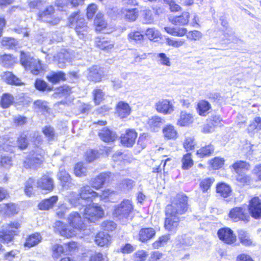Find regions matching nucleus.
Masks as SVG:
<instances>
[{
  "mask_svg": "<svg viewBox=\"0 0 261 261\" xmlns=\"http://www.w3.org/2000/svg\"><path fill=\"white\" fill-rule=\"evenodd\" d=\"M213 178H206L201 180L199 186L203 192H207L214 182Z\"/></svg>",
  "mask_w": 261,
  "mask_h": 261,
  "instance_id": "nucleus-48",
  "label": "nucleus"
},
{
  "mask_svg": "<svg viewBox=\"0 0 261 261\" xmlns=\"http://www.w3.org/2000/svg\"><path fill=\"white\" fill-rule=\"evenodd\" d=\"M69 22L71 27H81L82 25H87L84 18L82 17L77 13H73L69 18Z\"/></svg>",
  "mask_w": 261,
  "mask_h": 261,
  "instance_id": "nucleus-32",
  "label": "nucleus"
},
{
  "mask_svg": "<svg viewBox=\"0 0 261 261\" xmlns=\"http://www.w3.org/2000/svg\"><path fill=\"white\" fill-rule=\"evenodd\" d=\"M137 137V133L133 129H126L121 136V142L124 146L129 147L133 146Z\"/></svg>",
  "mask_w": 261,
  "mask_h": 261,
  "instance_id": "nucleus-12",
  "label": "nucleus"
},
{
  "mask_svg": "<svg viewBox=\"0 0 261 261\" xmlns=\"http://www.w3.org/2000/svg\"><path fill=\"white\" fill-rule=\"evenodd\" d=\"M37 186L42 190L52 191L54 188L53 179L48 175H44L38 180Z\"/></svg>",
  "mask_w": 261,
  "mask_h": 261,
  "instance_id": "nucleus-18",
  "label": "nucleus"
},
{
  "mask_svg": "<svg viewBox=\"0 0 261 261\" xmlns=\"http://www.w3.org/2000/svg\"><path fill=\"white\" fill-rule=\"evenodd\" d=\"M237 181L242 185H249L252 181V179L249 175L245 173H238L237 176Z\"/></svg>",
  "mask_w": 261,
  "mask_h": 261,
  "instance_id": "nucleus-54",
  "label": "nucleus"
},
{
  "mask_svg": "<svg viewBox=\"0 0 261 261\" xmlns=\"http://www.w3.org/2000/svg\"><path fill=\"white\" fill-rule=\"evenodd\" d=\"M86 75L89 81L98 82L101 81L105 73L102 68L97 66H93L87 70Z\"/></svg>",
  "mask_w": 261,
  "mask_h": 261,
  "instance_id": "nucleus-9",
  "label": "nucleus"
},
{
  "mask_svg": "<svg viewBox=\"0 0 261 261\" xmlns=\"http://www.w3.org/2000/svg\"><path fill=\"white\" fill-rule=\"evenodd\" d=\"M189 18V13L185 12L180 16L170 17L169 18V20L174 25H184L188 23Z\"/></svg>",
  "mask_w": 261,
  "mask_h": 261,
  "instance_id": "nucleus-25",
  "label": "nucleus"
},
{
  "mask_svg": "<svg viewBox=\"0 0 261 261\" xmlns=\"http://www.w3.org/2000/svg\"><path fill=\"white\" fill-rule=\"evenodd\" d=\"M95 241L98 246H104L109 244L111 237L106 232H100L96 234Z\"/></svg>",
  "mask_w": 261,
  "mask_h": 261,
  "instance_id": "nucleus-30",
  "label": "nucleus"
},
{
  "mask_svg": "<svg viewBox=\"0 0 261 261\" xmlns=\"http://www.w3.org/2000/svg\"><path fill=\"white\" fill-rule=\"evenodd\" d=\"M67 220L70 226L76 231L84 229L86 226L81 215L77 212L71 213Z\"/></svg>",
  "mask_w": 261,
  "mask_h": 261,
  "instance_id": "nucleus-10",
  "label": "nucleus"
},
{
  "mask_svg": "<svg viewBox=\"0 0 261 261\" xmlns=\"http://www.w3.org/2000/svg\"><path fill=\"white\" fill-rule=\"evenodd\" d=\"M157 58H158V62L159 64L167 66H170L171 62L170 59L166 56L165 54H158L157 55Z\"/></svg>",
  "mask_w": 261,
  "mask_h": 261,
  "instance_id": "nucleus-63",
  "label": "nucleus"
},
{
  "mask_svg": "<svg viewBox=\"0 0 261 261\" xmlns=\"http://www.w3.org/2000/svg\"><path fill=\"white\" fill-rule=\"evenodd\" d=\"M164 137L168 140H174L178 137V133L175 127L171 124L166 125L163 129Z\"/></svg>",
  "mask_w": 261,
  "mask_h": 261,
  "instance_id": "nucleus-27",
  "label": "nucleus"
},
{
  "mask_svg": "<svg viewBox=\"0 0 261 261\" xmlns=\"http://www.w3.org/2000/svg\"><path fill=\"white\" fill-rule=\"evenodd\" d=\"M114 176L111 172L101 173L91 180V186L95 189H99L106 182L114 180Z\"/></svg>",
  "mask_w": 261,
  "mask_h": 261,
  "instance_id": "nucleus-8",
  "label": "nucleus"
},
{
  "mask_svg": "<svg viewBox=\"0 0 261 261\" xmlns=\"http://www.w3.org/2000/svg\"><path fill=\"white\" fill-rule=\"evenodd\" d=\"M54 12V7L49 6L44 10L39 12L38 14L39 19L46 22L47 21H49V19L51 18Z\"/></svg>",
  "mask_w": 261,
  "mask_h": 261,
  "instance_id": "nucleus-33",
  "label": "nucleus"
},
{
  "mask_svg": "<svg viewBox=\"0 0 261 261\" xmlns=\"http://www.w3.org/2000/svg\"><path fill=\"white\" fill-rule=\"evenodd\" d=\"M95 44L97 47L105 50L110 51L114 47V43L112 41L106 39L97 37L95 38Z\"/></svg>",
  "mask_w": 261,
  "mask_h": 261,
  "instance_id": "nucleus-24",
  "label": "nucleus"
},
{
  "mask_svg": "<svg viewBox=\"0 0 261 261\" xmlns=\"http://www.w3.org/2000/svg\"><path fill=\"white\" fill-rule=\"evenodd\" d=\"M179 221V216L166 212L164 227L167 231L171 233H175L178 229Z\"/></svg>",
  "mask_w": 261,
  "mask_h": 261,
  "instance_id": "nucleus-7",
  "label": "nucleus"
},
{
  "mask_svg": "<svg viewBox=\"0 0 261 261\" xmlns=\"http://www.w3.org/2000/svg\"><path fill=\"white\" fill-rule=\"evenodd\" d=\"M42 131L49 141L54 140L57 138V134L54 128L50 125L43 127Z\"/></svg>",
  "mask_w": 261,
  "mask_h": 261,
  "instance_id": "nucleus-44",
  "label": "nucleus"
},
{
  "mask_svg": "<svg viewBox=\"0 0 261 261\" xmlns=\"http://www.w3.org/2000/svg\"><path fill=\"white\" fill-rule=\"evenodd\" d=\"M55 228L62 236L67 238L72 237L76 233V230L73 228H69V226L60 221L55 223Z\"/></svg>",
  "mask_w": 261,
  "mask_h": 261,
  "instance_id": "nucleus-16",
  "label": "nucleus"
},
{
  "mask_svg": "<svg viewBox=\"0 0 261 261\" xmlns=\"http://www.w3.org/2000/svg\"><path fill=\"white\" fill-rule=\"evenodd\" d=\"M58 200V198L57 196H52L41 201L38 204V207L41 210H47L52 208L57 203Z\"/></svg>",
  "mask_w": 261,
  "mask_h": 261,
  "instance_id": "nucleus-29",
  "label": "nucleus"
},
{
  "mask_svg": "<svg viewBox=\"0 0 261 261\" xmlns=\"http://www.w3.org/2000/svg\"><path fill=\"white\" fill-rule=\"evenodd\" d=\"M98 136L100 139L105 142H113L117 138V136L115 132L106 127L99 131Z\"/></svg>",
  "mask_w": 261,
  "mask_h": 261,
  "instance_id": "nucleus-20",
  "label": "nucleus"
},
{
  "mask_svg": "<svg viewBox=\"0 0 261 261\" xmlns=\"http://www.w3.org/2000/svg\"><path fill=\"white\" fill-rule=\"evenodd\" d=\"M16 60L11 55H4L0 57V63L6 67L12 66L16 62Z\"/></svg>",
  "mask_w": 261,
  "mask_h": 261,
  "instance_id": "nucleus-40",
  "label": "nucleus"
},
{
  "mask_svg": "<svg viewBox=\"0 0 261 261\" xmlns=\"http://www.w3.org/2000/svg\"><path fill=\"white\" fill-rule=\"evenodd\" d=\"M182 168L184 170H188L193 165L194 162L192 159L191 154L190 153L185 154L182 159Z\"/></svg>",
  "mask_w": 261,
  "mask_h": 261,
  "instance_id": "nucleus-47",
  "label": "nucleus"
},
{
  "mask_svg": "<svg viewBox=\"0 0 261 261\" xmlns=\"http://www.w3.org/2000/svg\"><path fill=\"white\" fill-rule=\"evenodd\" d=\"M185 42V40L183 39H175L170 38H166V43L167 45L176 48L179 47L184 45Z\"/></svg>",
  "mask_w": 261,
  "mask_h": 261,
  "instance_id": "nucleus-53",
  "label": "nucleus"
},
{
  "mask_svg": "<svg viewBox=\"0 0 261 261\" xmlns=\"http://www.w3.org/2000/svg\"><path fill=\"white\" fill-rule=\"evenodd\" d=\"M42 240V237L38 233H35L30 235L27 239L24 246L29 248L38 245Z\"/></svg>",
  "mask_w": 261,
  "mask_h": 261,
  "instance_id": "nucleus-28",
  "label": "nucleus"
},
{
  "mask_svg": "<svg viewBox=\"0 0 261 261\" xmlns=\"http://www.w3.org/2000/svg\"><path fill=\"white\" fill-rule=\"evenodd\" d=\"M134 261H144L148 256L146 251L143 250H139L133 254Z\"/></svg>",
  "mask_w": 261,
  "mask_h": 261,
  "instance_id": "nucleus-56",
  "label": "nucleus"
},
{
  "mask_svg": "<svg viewBox=\"0 0 261 261\" xmlns=\"http://www.w3.org/2000/svg\"><path fill=\"white\" fill-rule=\"evenodd\" d=\"M3 80L7 84L15 85H20L22 84L21 80L15 76L11 72H6L2 75Z\"/></svg>",
  "mask_w": 261,
  "mask_h": 261,
  "instance_id": "nucleus-31",
  "label": "nucleus"
},
{
  "mask_svg": "<svg viewBox=\"0 0 261 261\" xmlns=\"http://www.w3.org/2000/svg\"><path fill=\"white\" fill-rule=\"evenodd\" d=\"M210 108V104L205 100H201L198 104V112L201 116H205Z\"/></svg>",
  "mask_w": 261,
  "mask_h": 261,
  "instance_id": "nucleus-46",
  "label": "nucleus"
},
{
  "mask_svg": "<svg viewBox=\"0 0 261 261\" xmlns=\"http://www.w3.org/2000/svg\"><path fill=\"white\" fill-rule=\"evenodd\" d=\"M87 167L84 166L83 163H77L74 167V173L76 176L81 177L87 174Z\"/></svg>",
  "mask_w": 261,
  "mask_h": 261,
  "instance_id": "nucleus-49",
  "label": "nucleus"
},
{
  "mask_svg": "<svg viewBox=\"0 0 261 261\" xmlns=\"http://www.w3.org/2000/svg\"><path fill=\"white\" fill-rule=\"evenodd\" d=\"M54 60L58 67L63 68L66 66V63L71 62L70 55L67 51L57 54L54 57Z\"/></svg>",
  "mask_w": 261,
  "mask_h": 261,
  "instance_id": "nucleus-17",
  "label": "nucleus"
},
{
  "mask_svg": "<svg viewBox=\"0 0 261 261\" xmlns=\"http://www.w3.org/2000/svg\"><path fill=\"white\" fill-rule=\"evenodd\" d=\"M19 227V224L17 222L3 226L0 230V241L7 244L11 242Z\"/></svg>",
  "mask_w": 261,
  "mask_h": 261,
  "instance_id": "nucleus-5",
  "label": "nucleus"
},
{
  "mask_svg": "<svg viewBox=\"0 0 261 261\" xmlns=\"http://www.w3.org/2000/svg\"><path fill=\"white\" fill-rule=\"evenodd\" d=\"M188 208V197L184 194H177L170 204L166 206V212L179 216L185 214Z\"/></svg>",
  "mask_w": 261,
  "mask_h": 261,
  "instance_id": "nucleus-2",
  "label": "nucleus"
},
{
  "mask_svg": "<svg viewBox=\"0 0 261 261\" xmlns=\"http://www.w3.org/2000/svg\"><path fill=\"white\" fill-rule=\"evenodd\" d=\"M221 119L220 116L215 115L213 116L209 120L208 123L204 126L203 132L210 133L212 131L213 127L216 126H220L221 125Z\"/></svg>",
  "mask_w": 261,
  "mask_h": 261,
  "instance_id": "nucleus-26",
  "label": "nucleus"
},
{
  "mask_svg": "<svg viewBox=\"0 0 261 261\" xmlns=\"http://www.w3.org/2000/svg\"><path fill=\"white\" fill-rule=\"evenodd\" d=\"M187 38L190 40H199L202 37V33L198 31H189L186 35Z\"/></svg>",
  "mask_w": 261,
  "mask_h": 261,
  "instance_id": "nucleus-61",
  "label": "nucleus"
},
{
  "mask_svg": "<svg viewBox=\"0 0 261 261\" xmlns=\"http://www.w3.org/2000/svg\"><path fill=\"white\" fill-rule=\"evenodd\" d=\"M249 167L250 166L248 163L241 161H238L232 165L233 168L237 173H239V172L241 169H245L249 170Z\"/></svg>",
  "mask_w": 261,
  "mask_h": 261,
  "instance_id": "nucleus-57",
  "label": "nucleus"
},
{
  "mask_svg": "<svg viewBox=\"0 0 261 261\" xmlns=\"http://www.w3.org/2000/svg\"><path fill=\"white\" fill-rule=\"evenodd\" d=\"M214 150V147L211 145H207L200 148L197 151V155L200 158L211 155Z\"/></svg>",
  "mask_w": 261,
  "mask_h": 261,
  "instance_id": "nucleus-45",
  "label": "nucleus"
},
{
  "mask_svg": "<svg viewBox=\"0 0 261 261\" xmlns=\"http://www.w3.org/2000/svg\"><path fill=\"white\" fill-rule=\"evenodd\" d=\"M75 32L80 39H84L87 36L88 32L87 25H82L81 27H75Z\"/></svg>",
  "mask_w": 261,
  "mask_h": 261,
  "instance_id": "nucleus-64",
  "label": "nucleus"
},
{
  "mask_svg": "<svg viewBox=\"0 0 261 261\" xmlns=\"http://www.w3.org/2000/svg\"><path fill=\"white\" fill-rule=\"evenodd\" d=\"M155 233V230L153 228H142L139 232V240L142 242H146L153 238Z\"/></svg>",
  "mask_w": 261,
  "mask_h": 261,
  "instance_id": "nucleus-21",
  "label": "nucleus"
},
{
  "mask_svg": "<svg viewBox=\"0 0 261 261\" xmlns=\"http://www.w3.org/2000/svg\"><path fill=\"white\" fill-rule=\"evenodd\" d=\"M1 211L7 215L16 214L18 212L17 205L13 203L3 204L1 205Z\"/></svg>",
  "mask_w": 261,
  "mask_h": 261,
  "instance_id": "nucleus-37",
  "label": "nucleus"
},
{
  "mask_svg": "<svg viewBox=\"0 0 261 261\" xmlns=\"http://www.w3.org/2000/svg\"><path fill=\"white\" fill-rule=\"evenodd\" d=\"M195 143L194 139L192 136H186L183 142V146L187 151L194 148Z\"/></svg>",
  "mask_w": 261,
  "mask_h": 261,
  "instance_id": "nucleus-50",
  "label": "nucleus"
},
{
  "mask_svg": "<svg viewBox=\"0 0 261 261\" xmlns=\"http://www.w3.org/2000/svg\"><path fill=\"white\" fill-rule=\"evenodd\" d=\"M94 97V102L98 105L103 99L105 94L101 90L99 89H94L92 92Z\"/></svg>",
  "mask_w": 261,
  "mask_h": 261,
  "instance_id": "nucleus-58",
  "label": "nucleus"
},
{
  "mask_svg": "<svg viewBox=\"0 0 261 261\" xmlns=\"http://www.w3.org/2000/svg\"><path fill=\"white\" fill-rule=\"evenodd\" d=\"M249 212L251 216L255 219L261 218V201L258 197H253L249 202Z\"/></svg>",
  "mask_w": 261,
  "mask_h": 261,
  "instance_id": "nucleus-11",
  "label": "nucleus"
},
{
  "mask_svg": "<svg viewBox=\"0 0 261 261\" xmlns=\"http://www.w3.org/2000/svg\"><path fill=\"white\" fill-rule=\"evenodd\" d=\"M48 80L54 84L65 80V74L62 71L51 72L47 76Z\"/></svg>",
  "mask_w": 261,
  "mask_h": 261,
  "instance_id": "nucleus-36",
  "label": "nucleus"
},
{
  "mask_svg": "<svg viewBox=\"0 0 261 261\" xmlns=\"http://www.w3.org/2000/svg\"><path fill=\"white\" fill-rule=\"evenodd\" d=\"M20 62L21 65L34 75H38L42 70L40 60L31 57L23 52L21 53Z\"/></svg>",
  "mask_w": 261,
  "mask_h": 261,
  "instance_id": "nucleus-4",
  "label": "nucleus"
},
{
  "mask_svg": "<svg viewBox=\"0 0 261 261\" xmlns=\"http://www.w3.org/2000/svg\"><path fill=\"white\" fill-rule=\"evenodd\" d=\"M94 24L96 25V30L101 31L107 27V23L103 19V15L100 13H97L96 18L94 19Z\"/></svg>",
  "mask_w": 261,
  "mask_h": 261,
  "instance_id": "nucleus-42",
  "label": "nucleus"
},
{
  "mask_svg": "<svg viewBox=\"0 0 261 261\" xmlns=\"http://www.w3.org/2000/svg\"><path fill=\"white\" fill-rule=\"evenodd\" d=\"M79 193L77 195L72 192L68 196L69 202L74 206L82 204V201L83 200L88 202L92 201L99 196V194L94 191L89 186H85L81 188Z\"/></svg>",
  "mask_w": 261,
  "mask_h": 261,
  "instance_id": "nucleus-1",
  "label": "nucleus"
},
{
  "mask_svg": "<svg viewBox=\"0 0 261 261\" xmlns=\"http://www.w3.org/2000/svg\"><path fill=\"white\" fill-rule=\"evenodd\" d=\"M230 218L234 222L239 220L248 221L249 216L246 213V210L242 207H236L232 208L229 212Z\"/></svg>",
  "mask_w": 261,
  "mask_h": 261,
  "instance_id": "nucleus-13",
  "label": "nucleus"
},
{
  "mask_svg": "<svg viewBox=\"0 0 261 261\" xmlns=\"http://www.w3.org/2000/svg\"><path fill=\"white\" fill-rule=\"evenodd\" d=\"M59 179L62 183L63 187H65L66 184L70 181V176L69 174L64 170L60 169L58 174Z\"/></svg>",
  "mask_w": 261,
  "mask_h": 261,
  "instance_id": "nucleus-52",
  "label": "nucleus"
},
{
  "mask_svg": "<svg viewBox=\"0 0 261 261\" xmlns=\"http://www.w3.org/2000/svg\"><path fill=\"white\" fill-rule=\"evenodd\" d=\"M133 210L132 202L129 200L125 199L114 206L113 215L120 220H126L129 218Z\"/></svg>",
  "mask_w": 261,
  "mask_h": 261,
  "instance_id": "nucleus-3",
  "label": "nucleus"
},
{
  "mask_svg": "<svg viewBox=\"0 0 261 261\" xmlns=\"http://www.w3.org/2000/svg\"><path fill=\"white\" fill-rule=\"evenodd\" d=\"M145 35L150 40L157 39L160 36V32L154 28H149L147 29L145 32Z\"/></svg>",
  "mask_w": 261,
  "mask_h": 261,
  "instance_id": "nucleus-60",
  "label": "nucleus"
},
{
  "mask_svg": "<svg viewBox=\"0 0 261 261\" xmlns=\"http://www.w3.org/2000/svg\"><path fill=\"white\" fill-rule=\"evenodd\" d=\"M41 163V158L34 157L33 159H27L23 162V166L26 168H36Z\"/></svg>",
  "mask_w": 261,
  "mask_h": 261,
  "instance_id": "nucleus-43",
  "label": "nucleus"
},
{
  "mask_svg": "<svg viewBox=\"0 0 261 261\" xmlns=\"http://www.w3.org/2000/svg\"><path fill=\"white\" fill-rule=\"evenodd\" d=\"M104 215L102 208L98 204L89 205L84 210V216L85 219L91 222H94Z\"/></svg>",
  "mask_w": 261,
  "mask_h": 261,
  "instance_id": "nucleus-6",
  "label": "nucleus"
},
{
  "mask_svg": "<svg viewBox=\"0 0 261 261\" xmlns=\"http://www.w3.org/2000/svg\"><path fill=\"white\" fill-rule=\"evenodd\" d=\"M239 238L241 243L244 245H250L252 244L251 240L245 231L241 230L239 231Z\"/></svg>",
  "mask_w": 261,
  "mask_h": 261,
  "instance_id": "nucleus-51",
  "label": "nucleus"
},
{
  "mask_svg": "<svg viewBox=\"0 0 261 261\" xmlns=\"http://www.w3.org/2000/svg\"><path fill=\"white\" fill-rule=\"evenodd\" d=\"M116 112L121 118H124L130 115L131 109L127 103L120 101L117 105Z\"/></svg>",
  "mask_w": 261,
  "mask_h": 261,
  "instance_id": "nucleus-23",
  "label": "nucleus"
},
{
  "mask_svg": "<svg viewBox=\"0 0 261 261\" xmlns=\"http://www.w3.org/2000/svg\"><path fill=\"white\" fill-rule=\"evenodd\" d=\"M128 37L131 41H134L136 42H141L144 38V36L139 32H131L128 35Z\"/></svg>",
  "mask_w": 261,
  "mask_h": 261,
  "instance_id": "nucleus-62",
  "label": "nucleus"
},
{
  "mask_svg": "<svg viewBox=\"0 0 261 261\" xmlns=\"http://www.w3.org/2000/svg\"><path fill=\"white\" fill-rule=\"evenodd\" d=\"M156 110L165 115L170 114L174 111V106L168 99H162L158 101L155 105Z\"/></svg>",
  "mask_w": 261,
  "mask_h": 261,
  "instance_id": "nucleus-14",
  "label": "nucleus"
},
{
  "mask_svg": "<svg viewBox=\"0 0 261 261\" xmlns=\"http://www.w3.org/2000/svg\"><path fill=\"white\" fill-rule=\"evenodd\" d=\"M261 130V117H255L248 125L247 130V132L252 133L254 131L256 132Z\"/></svg>",
  "mask_w": 261,
  "mask_h": 261,
  "instance_id": "nucleus-39",
  "label": "nucleus"
},
{
  "mask_svg": "<svg viewBox=\"0 0 261 261\" xmlns=\"http://www.w3.org/2000/svg\"><path fill=\"white\" fill-rule=\"evenodd\" d=\"M15 102L14 96L10 93H5L1 97L0 105L3 109L8 108Z\"/></svg>",
  "mask_w": 261,
  "mask_h": 261,
  "instance_id": "nucleus-34",
  "label": "nucleus"
},
{
  "mask_svg": "<svg viewBox=\"0 0 261 261\" xmlns=\"http://www.w3.org/2000/svg\"><path fill=\"white\" fill-rule=\"evenodd\" d=\"M53 256L54 258H58L61 254L64 253V249L61 245L55 244L52 247Z\"/></svg>",
  "mask_w": 261,
  "mask_h": 261,
  "instance_id": "nucleus-59",
  "label": "nucleus"
},
{
  "mask_svg": "<svg viewBox=\"0 0 261 261\" xmlns=\"http://www.w3.org/2000/svg\"><path fill=\"white\" fill-rule=\"evenodd\" d=\"M121 13L123 16L124 19L129 22L136 21L139 16V11L136 8H123L121 10Z\"/></svg>",
  "mask_w": 261,
  "mask_h": 261,
  "instance_id": "nucleus-22",
  "label": "nucleus"
},
{
  "mask_svg": "<svg viewBox=\"0 0 261 261\" xmlns=\"http://www.w3.org/2000/svg\"><path fill=\"white\" fill-rule=\"evenodd\" d=\"M217 192L223 197H227L229 196L231 190L229 185L225 183H221L217 186Z\"/></svg>",
  "mask_w": 261,
  "mask_h": 261,
  "instance_id": "nucleus-41",
  "label": "nucleus"
},
{
  "mask_svg": "<svg viewBox=\"0 0 261 261\" xmlns=\"http://www.w3.org/2000/svg\"><path fill=\"white\" fill-rule=\"evenodd\" d=\"M165 123V119L158 116H154L148 119L147 125L149 129L155 132H158Z\"/></svg>",
  "mask_w": 261,
  "mask_h": 261,
  "instance_id": "nucleus-19",
  "label": "nucleus"
},
{
  "mask_svg": "<svg viewBox=\"0 0 261 261\" xmlns=\"http://www.w3.org/2000/svg\"><path fill=\"white\" fill-rule=\"evenodd\" d=\"M169 239V235L162 236L152 244V246L154 248H159L166 245Z\"/></svg>",
  "mask_w": 261,
  "mask_h": 261,
  "instance_id": "nucleus-55",
  "label": "nucleus"
},
{
  "mask_svg": "<svg viewBox=\"0 0 261 261\" xmlns=\"http://www.w3.org/2000/svg\"><path fill=\"white\" fill-rule=\"evenodd\" d=\"M193 122V117L191 114L182 112L179 120L177 121V125L181 126L189 125Z\"/></svg>",
  "mask_w": 261,
  "mask_h": 261,
  "instance_id": "nucleus-35",
  "label": "nucleus"
},
{
  "mask_svg": "<svg viewBox=\"0 0 261 261\" xmlns=\"http://www.w3.org/2000/svg\"><path fill=\"white\" fill-rule=\"evenodd\" d=\"M142 22L144 24H150L153 23L154 18L151 11L144 8L142 11Z\"/></svg>",
  "mask_w": 261,
  "mask_h": 261,
  "instance_id": "nucleus-38",
  "label": "nucleus"
},
{
  "mask_svg": "<svg viewBox=\"0 0 261 261\" xmlns=\"http://www.w3.org/2000/svg\"><path fill=\"white\" fill-rule=\"evenodd\" d=\"M219 239L226 244H230L236 241V237L229 228L220 229L218 232Z\"/></svg>",
  "mask_w": 261,
  "mask_h": 261,
  "instance_id": "nucleus-15",
  "label": "nucleus"
}]
</instances>
